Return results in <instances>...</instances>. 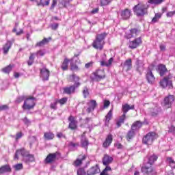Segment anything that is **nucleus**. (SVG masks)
Returning <instances> with one entry per match:
<instances>
[{"label":"nucleus","instance_id":"nucleus-36","mask_svg":"<svg viewBox=\"0 0 175 175\" xmlns=\"http://www.w3.org/2000/svg\"><path fill=\"white\" fill-rule=\"evenodd\" d=\"M45 140H53L54 139V133L52 132H46L44 133Z\"/></svg>","mask_w":175,"mask_h":175},{"label":"nucleus","instance_id":"nucleus-23","mask_svg":"<svg viewBox=\"0 0 175 175\" xmlns=\"http://www.w3.org/2000/svg\"><path fill=\"white\" fill-rule=\"evenodd\" d=\"M120 16L123 20H128L131 16V10L126 8L122 10Z\"/></svg>","mask_w":175,"mask_h":175},{"label":"nucleus","instance_id":"nucleus-52","mask_svg":"<svg viewBox=\"0 0 175 175\" xmlns=\"http://www.w3.org/2000/svg\"><path fill=\"white\" fill-rule=\"evenodd\" d=\"M13 167L14 169H15V170H23V163H18L14 165Z\"/></svg>","mask_w":175,"mask_h":175},{"label":"nucleus","instance_id":"nucleus-40","mask_svg":"<svg viewBox=\"0 0 175 175\" xmlns=\"http://www.w3.org/2000/svg\"><path fill=\"white\" fill-rule=\"evenodd\" d=\"M50 5V0H40V2H37V6H49Z\"/></svg>","mask_w":175,"mask_h":175},{"label":"nucleus","instance_id":"nucleus-38","mask_svg":"<svg viewBox=\"0 0 175 175\" xmlns=\"http://www.w3.org/2000/svg\"><path fill=\"white\" fill-rule=\"evenodd\" d=\"M69 79H70V81L75 82V84H76V83H80L79 82L80 81V77H79V76H77L76 74H72L70 75Z\"/></svg>","mask_w":175,"mask_h":175},{"label":"nucleus","instance_id":"nucleus-26","mask_svg":"<svg viewBox=\"0 0 175 175\" xmlns=\"http://www.w3.org/2000/svg\"><path fill=\"white\" fill-rule=\"evenodd\" d=\"M113 157L109 156L108 154H105L103 158V163L104 166H107L108 165H110L111 162H113Z\"/></svg>","mask_w":175,"mask_h":175},{"label":"nucleus","instance_id":"nucleus-59","mask_svg":"<svg viewBox=\"0 0 175 175\" xmlns=\"http://www.w3.org/2000/svg\"><path fill=\"white\" fill-rule=\"evenodd\" d=\"M44 54H46V53L42 50H40L36 53V55H37V57H43Z\"/></svg>","mask_w":175,"mask_h":175},{"label":"nucleus","instance_id":"nucleus-44","mask_svg":"<svg viewBox=\"0 0 175 175\" xmlns=\"http://www.w3.org/2000/svg\"><path fill=\"white\" fill-rule=\"evenodd\" d=\"M167 162H168L170 167H172V169H175V161L174 160H173V158L172 157H168L167 158Z\"/></svg>","mask_w":175,"mask_h":175},{"label":"nucleus","instance_id":"nucleus-35","mask_svg":"<svg viewBox=\"0 0 175 175\" xmlns=\"http://www.w3.org/2000/svg\"><path fill=\"white\" fill-rule=\"evenodd\" d=\"M126 118V115H125V114H122L119 118V120L116 122V125H117L118 128H120V126H121V125H122V124H124V122H125Z\"/></svg>","mask_w":175,"mask_h":175},{"label":"nucleus","instance_id":"nucleus-32","mask_svg":"<svg viewBox=\"0 0 175 175\" xmlns=\"http://www.w3.org/2000/svg\"><path fill=\"white\" fill-rule=\"evenodd\" d=\"M133 109H135V105L130 107L129 105L125 104L124 105H122V110L123 111V114L126 116V112L129 111V110H133Z\"/></svg>","mask_w":175,"mask_h":175},{"label":"nucleus","instance_id":"nucleus-20","mask_svg":"<svg viewBox=\"0 0 175 175\" xmlns=\"http://www.w3.org/2000/svg\"><path fill=\"white\" fill-rule=\"evenodd\" d=\"M90 142H88V139L85 137V135L83 134L81 137V147L82 148H85V150H88V145Z\"/></svg>","mask_w":175,"mask_h":175},{"label":"nucleus","instance_id":"nucleus-5","mask_svg":"<svg viewBox=\"0 0 175 175\" xmlns=\"http://www.w3.org/2000/svg\"><path fill=\"white\" fill-rule=\"evenodd\" d=\"M172 77H173L172 74L168 72V75L165 77L163 80L160 81L161 87H162V88H166V87H168V88H173V83L170 81Z\"/></svg>","mask_w":175,"mask_h":175},{"label":"nucleus","instance_id":"nucleus-7","mask_svg":"<svg viewBox=\"0 0 175 175\" xmlns=\"http://www.w3.org/2000/svg\"><path fill=\"white\" fill-rule=\"evenodd\" d=\"M33 107H35L34 98H29L25 100L24 104L23 106V109L24 110H31V109H33Z\"/></svg>","mask_w":175,"mask_h":175},{"label":"nucleus","instance_id":"nucleus-8","mask_svg":"<svg viewBox=\"0 0 175 175\" xmlns=\"http://www.w3.org/2000/svg\"><path fill=\"white\" fill-rule=\"evenodd\" d=\"M93 75L94 81H100V80H103V79L106 77L104 70H97L96 72L93 73Z\"/></svg>","mask_w":175,"mask_h":175},{"label":"nucleus","instance_id":"nucleus-41","mask_svg":"<svg viewBox=\"0 0 175 175\" xmlns=\"http://www.w3.org/2000/svg\"><path fill=\"white\" fill-rule=\"evenodd\" d=\"M113 116V111L110 110L107 116H105V125H108L110 120H111V117Z\"/></svg>","mask_w":175,"mask_h":175},{"label":"nucleus","instance_id":"nucleus-48","mask_svg":"<svg viewBox=\"0 0 175 175\" xmlns=\"http://www.w3.org/2000/svg\"><path fill=\"white\" fill-rule=\"evenodd\" d=\"M163 2V0H149L148 3L150 5H161Z\"/></svg>","mask_w":175,"mask_h":175},{"label":"nucleus","instance_id":"nucleus-13","mask_svg":"<svg viewBox=\"0 0 175 175\" xmlns=\"http://www.w3.org/2000/svg\"><path fill=\"white\" fill-rule=\"evenodd\" d=\"M40 76L44 81H47L49 77H50V70L46 69V67H43L40 70Z\"/></svg>","mask_w":175,"mask_h":175},{"label":"nucleus","instance_id":"nucleus-57","mask_svg":"<svg viewBox=\"0 0 175 175\" xmlns=\"http://www.w3.org/2000/svg\"><path fill=\"white\" fill-rule=\"evenodd\" d=\"M66 102H68L67 98H62L60 100H57V103H60V105H65Z\"/></svg>","mask_w":175,"mask_h":175},{"label":"nucleus","instance_id":"nucleus-16","mask_svg":"<svg viewBox=\"0 0 175 175\" xmlns=\"http://www.w3.org/2000/svg\"><path fill=\"white\" fill-rule=\"evenodd\" d=\"M88 107L86 109L87 113H92L94 110H95V107L98 106V103H96V100H91L90 102L87 103Z\"/></svg>","mask_w":175,"mask_h":175},{"label":"nucleus","instance_id":"nucleus-6","mask_svg":"<svg viewBox=\"0 0 175 175\" xmlns=\"http://www.w3.org/2000/svg\"><path fill=\"white\" fill-rule=\"evenodd\" d=\"M174 102V96L170 94L165 96L161 103L164 109H170Z\"/></svg>","mask_w":175,"mask_h":175},{"label":"nucleus","instance_id":"nucleus-22","mask_svg":"<svg viewBox=\"0 0 175 175\" xmlns=\"http://www.w3.org/2000/svg\"><path fill=\"white\" fill-rule=\"evenodd\" d=\"M157 72H159L161 77H163L167 73V68L164 64H159Z\"/></svg>","mask_w":175,"mask_h":175},{"label":"nucleus","instance_id":"nucleus-4","mask_svg":"<svg viewBox=\"0 0 175 175\" xmlns=\"http://www.w3.org/2000/svg\"><path fill=\"white\" fill-rule=\"evenodd\" d=\"M156 139H158V135L154 132H150L143 137L142 142L144 144L151 146Z\"/></svg>","mask_w":175,"mask_h":175},{"label":"nucleus","instance_id":"nucleus-60","mask_svg":"<svg viewBox=\"0 0 175 175\" xmlns=\"http://www.w3.org/2000/svg\"><path fill=\"white\" fill-rule=\"evenodd\" d=\"M110 106V101L109 100H104V109H107Z\"/></svg>","mask_w":175,"mask_h":175},{"label":"nucleus","instance_id":"nucleus-54","mask_svg":"<svg viewBox=\"0 0 175 175\" xmlns=\"http://www.w3.org/2000/svg\"><path fill=\"white\" fill-rule=\"evenodd\" d=\"M50 27L53 31H57V29H58V27H59V25L58 23H53L51 24Z\"/></svg>","mask_w":175,"mask_h":175},{"label":"nucleus","instance_id":"nucleus-2","mask_svg":"<svg viewBox=\"0 0 175 175\" xmlns=\"http://www.w3.org/2000/svg\"><path fill=\"white\" fill-rule=\"evenodd\" d=\"M107 36V33H102L97 34L95 40L92 43L94 49L96 50H103V46L105 44V38Z\"/></svg>","mask_w":175,"mask_h":175},{"label":"nucleus","instance_id":"nucleus-34","mask_svg":"<svg viewBox=\"0 0 175 175\" xmlns=\"http://www.w3.org/2000/svg\"><path fill=\"white\" fill-rule=\"evenodd\" d=\"M75 57H73L72 59H70V70L77 72L78 70H80V68H79V66H77V65H76V64H75Z\"/></svg>","mask_w":175,"mask_h":175},{"label":"nucleus","instance_id":"nucleus-53","mask_svg":"<svg viewBox=\"0 0 175 175\" xmlns=\"http://www.w3.org/2000/svg\"><path fill=\"white\" fill-rule=\"evenodd\" d=\"M58 104V100H55L54 103L51 104V109L53 110H57V105Z\"/></svg>","mask_w":175,"mask_h":175},{"label":"nucleus","instance_id":"nucleus-29","mask_svg":"<svg viewBox=\"0 0 175 175\" xmlns=\"http://www.w3.org/2000/svg\"><path fill=\"white\" fill-rule=\"evenodd\" d=\"M162 111V108L161 107L157 105L151 110V116L155 117L159 114Z\"/></svg>","mask_w":175,"mask_h":175},{"label":"nucleus","instance_id":"nucleus-43","mask_svg":"<svg viewBox=\"0 0 175 175\" xmlns=\"http://www.w3.org/2000/svg\"><path fill=\"white\" fill-rule=\"evenodd\" d=\"M73 0H60L59 3L62 5L63 8H68V5L72 2Z\"/></svg>","mask_w":175,"mask_h":175},{"label":"nucleus","instance_id":"nucleus-9","mask_svg":"<svg viewBox=\"0 0 175 175\" xmlns=\"http://www.w3.org/2000/svg\"><path fill=\"white\" fill-rule=\"evenodd\" d=\"M141 170L142 173H145L146 174H148V175L157 174V170L152 168V165H146L141 168Z\"/></svg>","mask_w":175,"mask_h":175},{"label":"nucleus","instance_id":"nucleus-47","mask_svg":"<svg viewBox=\"0 0 175 175\" xmlns=\"http://www.w3.org/2000/svg\"><path fill=\"white\" fill-rule=\"evenodd\" d=\"M29 142L30 147H32V146H33V144L38 142V139H36L35 136H32L29 138Z\"/></svg>","mask_w":175,"mask_h":175},{"label":"nucleus","instance_id":"nucleus-19","mask_svg":"<svg viewBox=\"0 0 175 175\" xmlns=\"http://www.w3.org/2000/svg\"><path fill=\"white\" fill-rule=\"evenodd\" d=\"M135 65L137 66V68H136L137 72H139V73H140V75H142V72H143L144 70V63L143 62V61H142L139 59H137Z\"/></svg>","mask_w":175,"mask_h":175},{"label":"nucleus","instance_id":"nucleus-63","mask_svg":"<svg viewBox=\"0 0 175 175\" xmlns=\"http://www.w3.org/2000/svg\"><path fill=\"white\" fill-rule=\"evenodd\" d=\"M21 137H23V133L21 132L17 133L15 137L16 140H18V139H21Z\"/></svg>","mask_w":175,"mask_h":175},{"label":"nucleus","instance_id":"nucleus-55","mask_svg":"<svg viewBox=\"0 0 175 175\" xmlns=\"http://www.w3.org/2000/svg\"><path fill=\"white\" fill-rule=\"evenodd\" d=\"M5 110H9V105H0V111H3Z\"/></svg>","mask_w":175,"mask_h":175},{"label":"nucleus","instance_id":"nucleus-51","mask_svg":"<svg viewBox=\"0 0 175 175\" xmlns=\"http://www.w3.org/2000/svg\"><path fill=\"white\" fill-rule=\"evenodd\" d=\"M77 175H87V173L85 172V170L84 168H79L77 170Z\"/></svg>","mask_w":175,"mask_h":175},{"label":"nucleus","instance_id":"nucleus-58","mask_svg":"<svg viewBox=\"0 0 175 175\" xmlns=\"http://www.w3.org/2000/svg\"><path fill=\"white\" fill-rule=\"evenodd\" d=\"M24 99H25V97L24 96H21L16 98V103H21V102H23V100H24Z\"/></svg>","mask_w":175,"mask_h":175},{"label":"nucleus","instance_id":"nucleus-64","mask_svg":"<svg viewBox=\"0 0 175 175\" xmlns=\"http://www.w3.org/2000/svg\"><path fill=\"white\" fill-rule=\"evenodd\" d=\"M169 132L170 133H173L174 135V133H175V126H171L169 129Z\"/></svg>","mask_w":175,"mask_h":175},{"label":"nucleus","instance_id":"nucleus-15","mask_svg":"<svg viewBox=\"0 0 175 175\" xmlns=\"http://www.w3.org/2000/svg\"><path fill=\"white\" fill-rule=\"evenodd\" d=\"M57 155L58 152H56L55 153H50L44 160L45 163H53V162H55Z\"/></svg>","mask_w":175,"mask_h":175},{"label":"nucleus","instance_id":"nucleus-11","mask_svg":"<svg viewBox=\"0 0 175 175\" xmlns=\"http://www.w3.org/2000/svg\"><path fill=\"white\" fill-rule=\"evenodd\" d=\"M140 44H142V37L137 38L133 41H129V47L131 50H134V49H137Z\"/></svg>","mask_w":175,"mask_h":175},{"label":"nucleus","instance_id":"nucleus-56","mask_svg":"<svg viewBox=\"0 0 175 175\" xmlns=\"http://www.w3.org/2000/svg\"><path fill=\"white\" fill-rule=\"evenodd\" d=\"M114 146L118 149V150H122V148H124V146H122V144H121V143L120 142H116L114 144Z\"/></svg>","mask_w":175,"mask_h":175},{"label":"nucleus","instance_id":"nucleus-45","mask_svg":"<svg viewBox=\"0 0 175 175\" xmlns=\"http://www.w3.org/2000/svg\"><path fill=\"white\" fill-rule=\"evenodd\" d=\"M113 2V0H100V6H107Z\"/></svg>","mask_w":175,"mask_h":175},{"label":"nucleus","instance_id":"nucleus-28","mask_svg":"<svg viewBox=\"0 0 175 175\" xmlns=\"http://www.w3.org/2000/svg\"><path fill=\"white\" fill-rule=\"evenodd\" d=\"M136 135V131H134V130H129L126 135V139L128 142H131L133 137Z\"/></svg>","mask_w":175,"mask_h":175},{"label":"nucleus","instance_id":"nucleus-10","mask_svg":"<svg viewBox=\"0 0 175 175\" xmlns=\"http://www.w3.org/2000/svg\"><path fill=\"white\" fill-rule=\"evenodd\" d=\"M79 87H80V83H75L71 86L64 88V94H67L68 95H70V94H75L76 88H79Z\"/></svg>","mask_w":175,"mask_h":175},{"label":"nucleus","instance_id":"nucleus-18","mask_svg":"<svg viewBox=\"0 0 175 175\" xmlns=\"http://www.w3.org/2000/svg\"><path fill=\"white\" fill-rule=\"evenodd\" d=\"M98 173H100V169L99 168V165H98V164L92 167L87 171V175H95L98 174Z\"/></svg>","mask_w":175,"mask_h":175},{"label":"nucleus","instance_id":"nucleus-12","mask_svg":"<svg viewBox=\"0 0 175 175\" xmlns=\"http://www.w3.org/2000/svg\"><path fill=\"white\" fill-rule=\"evenodd\" d=\"M139 33H140V30H139V29L133 28L130 30V32H126L125 33L124 38H126V39H131L132 38H136V36H137V35H139Z\"/></svg>","mask_w":175,"mask_h":175},{"label":"nucleus","instance_id":"nucleus-42","mask_svg":"<svg viewBox=\"0 0 175 175\" xmlns=\"http://www.w3.org/2000/svg\"><path fill=\"white\" fill-rule=\"evenodd\" d=\"M70 62V60H69L68 59H64V61L62 64V70H68V64H69Z\"/></svg>","mask_w":175,"mask_h":175},{"label":"nucleus","instance_id":"nucleus-39","mask_svg":"<svg viewBox=\"0 0 175 175\" xmlns=\"http://www.w3.org/2000/svg\"><path fill=\"white\" fill-rule=\"evenodd\" d=\"M80 157H81V159H77L74 162L75 166H80V165H81V163H83V161H84V159H85V158H87V157L85 155H83V156H80Z\"/></svg>","mask_w":175,"mask_h":175},{"label":"nucleus","instance_id":"nucleus-50","mask_svg":"<svg viewBox=\"0 0 175 175\" xmlns=\"http://www.w3.org/2000/svg\"><path fill=\"white\" fill-rule=\"evenodd\" d=\"M83 95L85 98L90 95V92H88V88H87V86L83 88Z\"/></svg>","mask_w":175,"mask_h":175},{"label":"nucleus","instance_id":"nucleus-62","mask_svg":"<svg viewBox=\"0 0 175 175\" xmlns=\"http://www.w3.org/2000/svg\"><path fill=\"white\" fill-rule=\"evenodd\" d=\"M175 14V11L168 12L166 14V16L168 18L173 17Z\"/></svg>","mask_w":175,"mask_h":175},{"label":"nucleus","instance_id":"nucleus-1","mask_svg":"<svg viewBox=\"0 0 175 175\" xmlns=\"http://www.w3.org/2000/svg\"><path fill=\"white\" fill-rule=\"evenodd\" d=\"M18 155L23 156L24 162L28 163L33 162L35 161L33 155L29 154L25 148L19 149L16 151L14 157V161H17V159H18Z\"/></svg>","mask_w":175,"mask_h":175},{"label":"nucleus","instance_id":"nucleus-3","mask_svg":"<svg viewBox=\"0 0 175 175\" xmlns=\"http://www.w3.org/2000/svg\"><path fill=\"white\" fill-rule=\"evenodd\" d=\"M133 12L137 17H144L148 14L147 6L144 3H139L133 7Z\"/></svg>","mask_w":175,"mask_h":175},{"label":"nucleus","instance_id":"nucleus-25","mask_svg":"<svg viewBox=\"0 0 175 175\" xmlns=\"http://www.w3.org/2000/svg\"><path fill=\"white\" fill-rule=\"evenodd\" d=\"M142 126H143V122H142L140 120H137L131 125V129L132 131L137 132V131H139Z\"/></svg>","mask_w":175,"mask_h":175},{"label":"nucleus","instance_id":"nucleus-37","mask_svg":"<svg viewBox=\"0 0 175 175\" xmlns=\"http://www.w3.org/2000/svg\"><path fill=\"white\" fill-rule=\"evenodd\" d=\"M162 18V13H156L152 19V23L155 24V23H158L159 19Z\"/></svg>","mask_w":175,"mask_h":175},{"label":"nucleus","instance_id":"nucleus-17","mask_svg":"<svg viewBox=\"0 0 175 175\" xmlns=\"http://www.w3.org/2000/svg\"><path fill=\"white\" fill-rule=\"evenodd\" d=\"M68 121L70 122L68 128L71 129L72 131H74L75 129H77V121L75 120V117L70 116L68 118Z\"/></svg>","mask_w":175,"mask_h":175},{"label":"nucleus","instance_id":"nucleus-49","mask_svg":"<svg viewBox=\"0 0 175 175\" xmlns=\"http://www.w3.org/2000/svg\"><path fill=\"white\" fill-rule=\"evenodd\" d=\"M110 170H111V167L110 166H106L100 175H109L106 172H110Z\"/></svg>","mask_w":175,"mask_h":175},{"label":"nucleus","instance_id":"nucleus-14","mask_svg":"<svg viewBox=\"0 0 175 175\" xmlns=\"http://www.w3.org/2000/svg\"><path fill=\"white\" fill-rule=\"evenodd\" d=\"M146 80L149 84H154L155 83V77L154 76V74H152V70L151 69H148L146 71Z\"/></svg>","mask_w":175,"mask_h":175},{"label":"nucleus","instance_id":"nucleus-33","mask_svg":"<svg viewBox=\"0 0 175 175\" xmlns=\"http://www.w3.org/2000/svg\"><path fill=\"white\" fill-rule=\"evenodd\" d=\"M50 40H51V37H49L48 38H44L42 41L37 42L36 46L37 47H42V46H44V44H47V43H49Z\"/></svg>","mask_w":175,"mask_h":175},{"label":"nucleus","instance_id":"nucleus-21","mask_svg":"<svg viewBox=\"0 0 175 175\" xmlns=\"http://www.w3.org/2000/svg\"><path fill=\"white\" fill-rule=\"evenodd\" d=\"M123 66V69L126 70V72H129L131 69H132V59H126L124 63L121 64Z\"/></svg>","mask_w":175,"mask_h":175},{"label":"nucleus","instance_id":"nucleus-46","mask_svg":"<svg viewBox=\"0 0 175 175\" xmlns=\"http://www.w3.org/2000/svg\"><path fill=\"white\" fill-rule=\"evenodd\" d=\"M12 69H13V66L10 64L8 66L3 68L2 69V72H3V73H10V72H12Z\"/></svg>","mask_w":175,"mask_h":175},{"label":"nucleus","instance_id":"nucleus-31","mask_svg":"<svg viewBox=\"0 0 175 175\" xmlns=\"http://www.w3.org/2000/svg\"><path fill=\"white\" fill-rule=\"evenodd\" d=\"M12 44H13L11 41H7L3 47V54H8V53H9V50H10Z\"/></svg>","mask_w":175,"mask_h":175},{"label":"nucleus","instance_id":"nucleus-27","mask_svg":"<svg viewBox=\"0 0 175 175\" xmlns=\"http://www.w3.org/2000/svg\"><path fill=\"white\" fill-rule=\"evenodd\" d=\"M12 172V168L9 165H5L0 167V174H3L5 173H10Z\"/></svg>","mask_w":175,"mask_h":175},{"label":"nucleus","instance_id":"nucleus-24","mask_svg":"<svg viewBox=\"0 0 175 175\" xmlns=\"http://www.w3.org/2000/svg\"><path fill=\"white\" fill-rule=\"evenodd\" d=\"M113 142V135L111 134H109L107 135V137L105 139V141L103 144V147L105 148H107Z\"/></svg>","mask_w":175,"mask_h":175},{"label":"nucleus","instance_id":"nucleus-30","mask_svg":"<svg viewBox=\"0 0 175 175\" xmlns=\"http://www.w3.org/2000/svg\"><path fill=\"white\" fill-rule=\"evenodd\" d=\"M157 160H158V156H157L156 154L150 155L148 158L147 165H153L154 162H157Z\"/></svg>","mask_w":175,"mask_h":175},{"label":"nucleus","instance_id":"nucleus-61","mask_svg":"<svg viewBox=\"0 0 175 175\" xmlns=\"http://www.w3.org/2000/svg\"><path fill=\"white\" fill-rule=\"evenodd\" d=\"M93 65H94V62H90L89 63L85 64V68L86 69H90V68H92Z\"/></svg>","mask_w":175,"mask_h":175}]
</instances>
